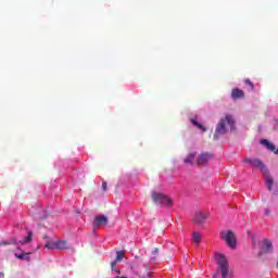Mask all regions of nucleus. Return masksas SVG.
I'll return each mask as SVG.
<instances>
[{
    "mask_svg": "<svg viewBox=\"0 0 278 278\" xmlns=\"http://www.w3.org/2000/svg\"><path fill=\"white\" fill-rule=\"evenodd\" d=\"M219 270L222 273V278L229 277V266L228 267H222Z\"/></svg>",
    "mask_w": 278,
    "mask_h": 278,
    "instance_id": "obj_19",
    "label": "nucleus"
},
{
    "mask_svg": "<svg viewBox=\"0 0 278 278\" xmlns=\"http://www.w3.org/2000/svg\"><path fill=\"white\" fill-rule=\"evenodd\" d=\"M261 173L262 175H264L265 185L267 189L269 191L273 190V185L275 184V180H273V177L270 176V172H268V167L263 168Z\"/></svg>",
    "mask_w": 278,
    "mask_h": 278,
    "instance_id": "obj_4",
    "label": "nucleus"
},
{
    "mask_svg": "<svg viewBox=\"0 0 278 278\" xmlns=\"http://www.w3.org/2000/svg\"><path fill=\"white\" fill-rule=\"evenodd\" d=\"M192 125H194L195 127H198V129H201L203 131H207L206 128H204V126L202 124H200L197 119H191Z\"/></svg>",
    "mask_w": 278,
    "mask_h": 278,
    "instance_id": "obj_18",
    "label": "nucleus"
},
{
    "mask_svg": "<svg viewBox=\"0 0 278 278\" xmlns=\"http://www.w3.org/2000/svg\"><path fill=\"white\" fill-rule=\"evenodd\" d=\"M233 129H236V118H233V115L231 114H226L217 124L214 140H218L219 136H225V134L233 131Z\"/></svg>",
    "mask_w": 278,
    "mask_h": 278,
    "instance_id": "obj_1",
    "label": "nucleus"
},
{
    "mask_svg": "<svg viewBox=\"0 0 278 278\" xmlns=\"http://www.w3.org/2000/svg\"><path fill=\"white\" fill-rule=\"evenodd\" d=\"M40 212H43L42 210H39V214H40Z\"/></svg>",
    "mask_w": 278,
    "mask_h": 278,
    "instance_id": "obj_32",
    "label": "nucleus"
},
{
    "mask_svg": "<svg viewBox=\"0 0 278 278\" xmlns=\"http://www.w3.org/2000/svg\"><path fill=\"white\" fill-rule=\"evenodd\" d=\"M231 98L236 101L238 99H244V91L240 88H235L231 91Z\"/></svg>",
    "mask_w": 278,
    "mask_h": 278,
    "instance_id": "obj_11",
    "label": "nucleus"
},
{
    "mask_svg": "<svg viewBox=\"0 0 278 278\" xmlns=\"http://www.w3.org/2000/svg\"><path fill=\"white\" fill-rule=\"evenodd\" d=\"M261 144H263L264 147H267L268 151H271L273 153H275V155H278L277 147L273 144L270 141H268V139H262Z\"/></svg>",
    "mask_w": 278,
    "mask_h": 278,
    "instance_id": "obj_10",
    "label": "nucleus"
},
{
    "mask_svg": "<svg viewBox=\"0 0 278 278\" xmlns=\"http://www.w3.org/2000/svg\"><path fill=\"white\" fill-rule=\"evenodd\" d=\"M207 216L208 215L203 212H198L193 217V223H195V225H203V223L207 220Z\"/></svg>",
    "mask_w": 278,
    "mask_h": 278,
    "instance_id": "obj_9",
    "label": "nucleus"
},
{
    "mask_svg": "<svg viewBox=\"0 0 278 278\" xmlns=\"http://www.w3.org/2000/svg\"><path fill=\"white\" fill-rule=\"evenodd\" d=\"M243 164H253V166H255L256 168H260L261 172H263L264 168L266 167L264 162H262L258 159H243Z\"/></svg>",
    "mask_w": 278,
    "mask_h": 278,
    "instance_id": "obj_6",
    "label": "nucleus"
},
{
    "mask_svg": "<svg viewBox=\"0 0 278 278\" xmlns=\"http://www.w3.org/2000/svg\"><path fill=\"white\" fill-rule=\"evenodd\" d=\"M136 260H140V257L136 256Z\"/></svg>",
    "mask_w": 278,
    "mask_h": 278,
    "instance_id": "obj_31",
    "label": "nucleus"
},
{
    "mask_svg": "<svg viewBox=\"0 0 278 278\" xmlns=\"http://www.w3.org/2000/svg\"><path fill=\"white\" fill-rule=\"evenodd\" d=\"M102 190L104 192H108V182L106 181L102 182Z\"/></svg>",
    "mask_w": 278,
    "mask_h": 278,
    "instance_id": "obj_26",
    "label": "nucleus"
},
{
    "mask_svg": "<svg viewBox=\"0 0 278 278\" xmlns=\"http://www.w3.org/2000/svg\"><path fill=\"white\" fill-rule=\"evenodd\" d=\"M265 216H270V210L265 208Z\"/></svg>",
    "mask_w": 278,
    "mask_h": 278,
    "instance_id": "obj_28",
    "label": "nucleus"
},
{
    "mask_svg": "<svg viewBox=\"0 0 278 278\" xmlns=\"http://www.w3.org/2000/svg\"><path fill=\"white\" fill-rule=\"evenodd\" d=\"M9 244H17V243L16 241H14V239H12L11 242H5V241L0 242V247H8Z\"/></svg>",
    "mask_w": 278,
    "mask_h": 278,
    "instance_id": "obj_23",
    "label": "nucleus"
},
{
    "mask_svg": "<svg viewBox=\"0 0 278 278\" xmlns=\"http://www.w3.org/2000/svg\"><path fill=\"white\" fill-rule=\"evenodd\" d=\"M157 255H160V249L155 248L152 251V260H155V257H157Z\"/></svg>",
    "mask_w": 278,
    "mask_h": 278,
    "instance_id": "obj_24",
    "label": "nucleus"
},
{
    "mask_svg": "<svg viewBox=\"0 0 278 278\" xmlns=\"http://www.w3.org/2000/svg\"><path fill=\"white\" fill-rule=\"evenodd\" d=\"M215 260L217 262L218 268H227L229 266V262L224 254H215Z\"/></svg>",
    "mask_w": 278,
    "mask_h": 278,
    "instance_id": "obj_8",
    "label": "nucleus"
},
{
    "mask_svg": "<svg viewBox=\"0 0 278 278\" xmlns=\"http://www.w3.org/2000/svg\"><path fill=\"white\" fill-rule=\"evenodd\" d=\"M203 240V236L201 235V232H193L192 233V238H191V242H193L194 244H197V247H199V243Z\"/></svg>",
    "mask_w": 278,
    "mask_h": 278,
    "instance_id": "obj_12",
    "label": "nucleus"
},
{
    "mask_svg": "<svg viewBox=\"0 0 278 278\" xmlns=\"http://www.w3.org/2000/svg\"><path fill=\"white\" fill-rule=\"evenodd\" d=\"M54 249H60V250L68 249V242L67 241H56L54 243Z\"/></svg>",
    "mask_w": 278,
    "mask_h": 278,
    "instance_id": "obj_14",
    "label": "nucleus"
},
{
    "mask_svg": "<svg viewBox=\"0 0 278 278\" xmlns=\"http://www.w3.org/2000/svg\"><path fill=\"white\" fill-rule=\"evenodd\" d=\"M263 244H264L263 251H264L265 253H270V250L273 249V242H270V240H268V239H265V240L263 241Z\"/></svg>",
    "mask_w": 278,
    "mask_h": 278,
    "instance_id": "obj_13",
    "label": "nucleus"
},
{
    "mask_svg": "<svg viewBox=\"0 0 278 278\" xmlns=\"http://www.w3.org/2000/svg\"><path fill=\"white\" fill-rule=\"evenodd\" d=\"M16 260H24L25 262H29L31 257H29V253L27 252H22L21 254L15 253Z\"/></svg>",
    "mask_w": 278,
    "mask_h": 278,
    "instance_id": "obj_15",
    "label": "nucleus"
},
{
    "mask_svg": "<svg viewBox=\"0 0 278 278\" xmlns=\"http://www.w3.org/2000/svg\"><path fill=\"white\" fill-rule=\"evenodd\" d=\"M152 201L155 205H165V207H173V200L165 195L164 193H160L157 191H152Z\"/></svg>",
    "mask_w": 278,
    "mask_h": 278,
    "instance_id": "obj_2",
    "label": "nucleus"
},
{
    "mask_svg": "<svg viewBox=\"0 0 278 278\" xmlns=\"http://www.w3.org/2000/svg\"><path fill=\"white\" fill-rule=\"evenodd\" d=\"M222 238L227 242L230 249H236L237 239L233 231L228 230L227 232H222Z\"/></svg>",
    "mask_w": 278,
    "mask_h": 278,
    "instance_id": "obj_3",
    "label": "nucleus"
},
{
    "mask_svg": "<svg viewBox=\"0 0 278 278\" xmlns=\"http://www.w3.org/2000/svg\"><path fill=\"white\" fill-rule=\"evenodd\" d=\"M33 237H34V232L28 231V236L23 238V240L20 241V244H29V242H31Z\"/></svg>",
    "mask_w": 278,
    "mask_h": 278,
    "instance_id": "obj_17",
    "label": "nucleus"
},
{
    "mask_svg": "<svg viewBox=\"0 0 278 278\" xmlns=\"http://www.w3.org/2000/svg\"><path fill=\"white\" fill-rule=\"evenodd\" d=\"M116 264H118L116 261H113L112 263H111V268H112V270H115V273H117L118 275H121V269H117L116 268Z\"/></svg>",
    "mask_w": 278,
    "mask_h": 278,
    "instance_id": "obj_21",
    "label": "nucleus"
},
{
    "mask_svg": "<svg viewBox=\"0 0 278 278\" xmlns=\"http://www.w3.org/2000/svg\"><path fill=\"white\" fill-rule=\"evenodd\" d=\"M210 160H212V153L204 152L199 155L198 160L195 161V164L198 166H206Z\"/></svg>",
    "mask_w": 278,
    "mask_h": 278,
    "instance_id": "obj_5",
    "label": "nucleus"
},
{
    "mask_svg": "<svg viewBox=\"0 0 278 278\" xmlns=\"http://www.w3.org/2000/svg\"><path fill=\"white\" fill-rule=\"evenodd\" d=\"M110 220L108 219V216L105 215H98L93 218V228L99 229L101 225H108Z\"/></svg>",
    "mask_w": 278,
    "mask_h": 278,
    "instance_id": "obj_7",
    "label": "nucleus"
},
{
    "mask_svg": "<svg viewBox=\"0 0 278 278\" xmlns=\"http://www.w3.org/2000/svg\"><path fill=\"white\" fill-rule=\"evenodd\" d=\"M43 249H55V245H52V244H46L43 247Z\"/></svg>",
    "mask_w": 278,
    "mask_h": 278,
    "instance_id": "obj_27",
    "label": "nucleus"
},
{
    "mask_svg": "<svg viewBox=\"0 0 278 278\" xmlns=\"http://www.w3.org/2000/svg\"><path fill=\"white\" fill-rule=\"evenodd\" d=\"M244 84L247 86H250L251 90H255V85H253V83L251 81V79H245Z\"/></svg>",
    "mask_w": 278,
    "mask_h": 278,
    "instance_id": "obj_22",
    "label": "nucleus"
},
{
    "mask_svg": "<svg viewBox=\"0 0 278 278\" xmlns=\"http://www.w3.org/2000/svg\"><path fill=\"white\" fill-rule=\"evenodd\" d=\"M0 277H3V274H2V273H0Z\"/></svg>",
    "mask_w": 278,
    "mask_h": 278,
    "instance_id": "obj_30",
    "label": "nucleus"
},
{
    "mask_svg": "<svg viewBox=\"0 0 278 278\" xmlns=\"http://www.w3.org/2000/svg\"><path fill=\"white\" fill-rule=\"evenodd\" d=\"M47 213L46 212H43V215H39L37 218H38V220H45V218H47Z\"/></svg>",
    "mask_w": 278,
    "mask_h": 278,
    "instance_id": "obj_25",
    "label": "nucleus"
},
{
    "mask_svg": "<svg viewBox=\"0 0 278 278\" xmlns=\"http://www.w3.org/2000/svg\"><path fill=\"white\" fill-rule=\"evenodd\" d=\"M148 277H151V273H148Z\"/></svg>",
    "mask_w": 278,
    "mask_h": 278,
    "instance_id": "obj_29",
    "label": "nucleus"
},
{
    "mask_svg": "<svg viewBox=\"0 0 278 278\" xmlns=\"http://www.w3.org/2000/svg\"><path fill=\"white\" fill-rule=\"evenodd\" d=\"M194 157H197V152L190 153V154L185 159V164H194Z\"/></svg>",
    "mask_w": 278,
    "mask_h": 278,
    "instance_id": "obj_16",
    "label": "nucleus"
},
{
    "mask_svg": "<svg viewBox=\"0 0 278 278\" xmlns=\"http://www.w3.org/2000/svg\"><path fill=\"white\" fill-rule=\"evenodd\" d=\"M123 257H125V252L123 251H118L116 252V258H115V262H123Z\"/></svg>",
    "mask_w": 278,
    "mask_h": 278,
    "instance_id": "obj_20",
    "label": "nucleus"
}]
</instances>
